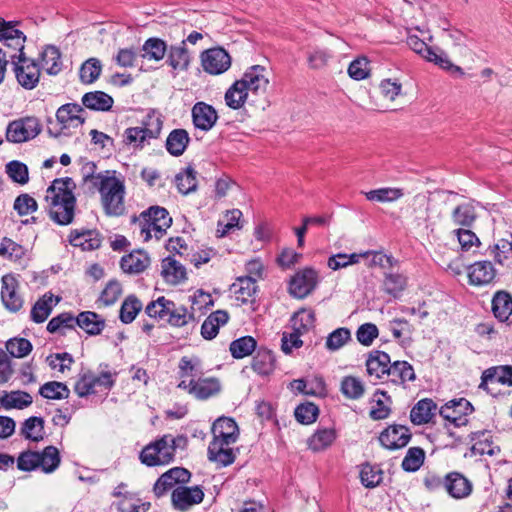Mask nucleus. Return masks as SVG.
Here are the masks:
<instances>
[{
  "label": "nucleus",
  "instance_id": "f257e3e1",
  "mask_svg": "<svg viewBox=\"0 0 512 512\" xmlns=\"http://www.w3.org/2000/svg\"><path fill=\"white\" fill-rule=\"evenodd\" d=\"M75 183L72 178L55 179L46 191L50 218L59 225H69L75 215Z\"/></svg>",
  "mask_w": 512,
  "mask_h": 512
},
{
  "label": "nucleus",
  "instance_id": "f03ea898",
  "mask_svg": "<svg viewBox=\"0 0 512 512\" xmlns=\"http://www.w3.org/2000/svg\"><path fill=\"white\" fill-rule=\"evenodd\" d=\"M84 180L100 192L102 205L107 215L120 216L124 213L125 187L120 179L110 171H105L87 175Z\"/></svg>",
  "mask_w": 512,
  "mask_h": 512
},
{
  "label": "nucleus",
  "instance_id": "7ed1b4c3",
  "mask_svg": "<svg viewBox=\"0 0 512 512\" xmlns=\"http://www.w3.org/2000/svg\"><path fill=\"white\" fill-rule=\"evenodd\" d=\"M265 71V67L261 65L249 67L242 78L235 81L226 91V105L234 110L240 109L245 104L249 92L255 95L264 93L269 84Z\"/></svg>",
  "mask_w": 512,
  "mask_h": 512
},
{
  "label": "nucleus",
  "instance_id": "20e7f679",
  "mask_svg": "<svg viewBox=\"0 0 512 512\" xmlns=\"http://www.w3.org/2000/svg\"><path fill=\"white\" fill-rule=\"evenodd\" d=\"M163 121L155 111L149 112L142 120L141 126L130 127L124 131L123 141L126 145L142 149L152 139H157L161 133Z\"/></svg>",
  "mask_w": 512,
  "mask_h": 512
},
{
  "label": "nucleus",
  "instance_id": "39448f33",
  "mask_svg": "<svg viewBox=\"0 0 512 512\" xmlns=\"http://www.w3.org/2000/svg\"><path fill=\"white\" fill-rule=\"evenodd\" d=\"M145 312L152 318L167 321L175 327H182L194 321L193 314L183 306H176L174 302L161 296L146 306Z\"/></svg>",
  "mask_w": 512,
  "mask_h": 512
},
{
  "label": "nucleus",
  "instance_id": "423d86ee",
  "mask_svg": "<svg viewBox=\"0 0 512 512\" xmlns=\"http://www.w3.org/2000/svg\"><path fill=\"white\" fill-rule=\"evenodd\" d=\"M176 441L172 435H164L150 443L140 453L141 462L150 467L169 464L175 455Z\"/></svg>",
  "mask_w": 512,
  "mask_h": 512
},
{
  "label": "nucleus",
  "instance_id": "0eeeda50",
  "mask_svg": "<svg viewBox=\"0 0 512 512\" xmlns=\"http://www.w3.org/2000/svg\"><path fill=\"white\" fill-rule=\"evenodd\" d=\"M407 45L427 61L433 62L451 74H459L460 76L464 75L462 68L454 65L444 51L428 46L418 36L410 35L407 38Z\"/></svg>",
  "mask_w": 512,
  "mask_h": 512
},
{
  "label": "nucleus",
  "instance_id": "6e6552de",
  "mask_svg": "<svg viewBox=\"0 0 512 512\" xmlns=\"http://www.w3.org/2000/svg\"><path fill=\"white\" fill-rule=\"evenodd\" d=\"M42 131L40 120L26 116L11 121L6 128V139L11 143H23L36 138Z\"/></svg>",
  "mask_w": 512,
  "mask_h": 512
},
{
  "label": "nucleus",
  "instance_id": "1a4fd4ad",
  "mask_svg": "<svg viewBox=\"0 0 512 512\" xmlns=\"http://www.w3.org/2000/svg\"><path fill=\"white\" fill-rule=\"evenodd\" d=\"M472 404L465 398L446 402L439 410L440 415L456 427L467 424V416L473 412Z\"/></svg>",
  "mask_w": 512,
  "mask_h": 512
},
{
  "label": "nucleus",
  "instance_id": "9d476101",
  "mask_svg": "<svg viewBox=\"0 0 512 512\" xmlns=\"http://www.w3.org/2000/svg\"><path fill=\"white\" fill-rule=\"evenodd\" d=\"M177 387L199 400H206L220 391V383L213 377L201 376L194 381H180Z\"/></svg>",
  "mask_w": 512,
  "mask_h": 512
},
{
  "label": "nucleus",
  "instance_id": "9b49d317",
  "mask_svg": "<svg viewBox=\"0 0 512 512\" xmlns=\"http://www.w3.org/2000/svg\"><path fill=\"white\" fill-rule=\"evenodd\" d=\"M12 64L16 79L23 88L31 90L37 86L40 79V68L34 60L25 56Z\"/></svg>",
  "mask_w": 512,
  "mask_h": 512
},
{
  "label": "nucleus",
  "instance_id": "f8f14e48",
  "mask_svg": "<svg viewBox=\"0 0 512 512\" xmlns=\"http://www.w3.org/2000/svg\"><path fill=\"white\" fill-rule=\"evenodd\" d=\"M318 274L312 268H304L298 271L290 280L289 292L295 298H305L316 287Z\"/></svg>",
  "mask_w": 512,
  "mask_h": 512
},
{
  "label": "nucleus",
  "instance_id": "ddd939ff",
  "mask_svg": "<svg viewBox=\"0 0 512 512\" xmlns=\"http://www.w3.org/2000/svg\"><path fill=\"white\" fill-rule=\"evenodd\" d=\"M201 63L205 72L219 75L229 69L231 57L223 48H211L201 54Z\"/></svg>",
  "mask_w": 512,
  "mask_h": 512
},
{
  "label": "nucleus",
  "instance_id": "4468645a",
  "mask_svg": "<svg viewBox=\"0 0 512 512\" xmlns=\"http://www.w3.org/2000/svg\"><path fill=\"white\" fill-rule=\"evenodd\" d=\"M191 473L182 467H174L163 473L154 484L153 491L157 497L163 496L176 484L189 481Z\"/></svg>",
  "mask_w": 512,
  "mask_h": 512
},
{
  "label": "nucleus",
  "instance_id": "2eb2a0df",
  "mask_svg": "<svg viewBox=\"0 0 512 512\" xmlns=\"http://www.w3.org/2000/svg\"><path fill=\"white\" fill-rule=\"evenodd\" d=\"M1 300L10 312H18L23 306V299L18 293V281L12 274L2 277Z\"/></svg>",
  "mask_w": 512,
  "mask_h": 512
},
{
  "label": "nucleus",
  "instance_id": "dca6fc26",
  "mask_svg": "<svg viewBox=\"0 0 512 512\" xmlns=\"http://www.w3.org/2000/svg\"><path fill=\"white\" fill-rule=\"evenodd\" d=\"M411 439L409 429L402 425H391L381 432L379 441L381 445L390 450L405 447Z\"/></svg>",
  "mask_w": 512,
  "mask_h": 512
},
{
  "label": "nucleus",
  "instance_id": "f3484780",
  "mask_svg": "<svg viewBox=\"0 0 512 512\" xmlns=\"http://www.w3.org/2000/svg\"><path fill=\"white\" fill-rule=\"evenodd\" d=\"M191 115L194 126L205 132L211 130L218 120V113L215 108L202 101L194 104Z\"/></svg>",
  "mask_w": 512,
  "mask_h": 512
},
{
  "label": "nucleus",
  "instance_id": "a211bd4d",
  "mask_svg": "<svg viewBox=\"0 0 512 512\" xmlns=\"http://www.w3.org/2000/svg\"><path fill=\"white\" fill-rule=\"evenodd\" d=\"M469 283L474 286H485L495 279L496 270L490 261L483 260L471 264L467 268Z\"/></svg>",
  "mask_w": 512,
  "mask_h": 512
},
{
  "label": "nucleus",
  "instance_id": "6ab92c4d",
  "mask_svg": "<svg viewBox=\"0 0 512 512\" xmlns=\"http://www.w3.org/2000/svg\"><path fill=\"white\" fill-rule=\"evenodd\" d=\"M204 492L199 486H179L172 492L173 505L179 510H186L192 505L202 502Z\"/></svg>",
  "mask_w": 512,
  "mask_h": 512
},
{
  "label": "nucleus",
  "instance_id": "aec40b11",
  "mask_svg": "<svg viewBox=\"0 0 512 512\" xmlns=\"http://www.w3.org/2000/svg\"><path fill=\"white\" fill-rule=\"evenodd\" d=\"M237 301L241 304L253 303L256 300L258 286L256 278L252 276H240L230 287Z\"/></svg>",
  "mask_w": 512,
  "mask_h": 512
},
{
  "label": "nucleus",
  "instance_id": "412c9836",
  "mask_svg": "<svg viewBox=\"0 0 512 512\" xmlns=\"http://www.w3.org/2000/svg\"><path fill=\"white\" fill-rule=\"evenodd\" d=\"M232 443H226V440L213 437L208 446V459L211 462L221 466H228L235 460V454L230 447Z\"/></svg>",
  "mask_w": 512,
  "mask_h": 512
},
{
  "label": "nucleus",
  "instance_id": "4be33fe9",
  "mask_svg": "<svg viewBox=\"0 0 512 512\" xmlns=\"http://www.w3.org/2000/svg\"><path fill=\"white\" fill-rule=\"evenodd\" d=\"M444 487L455 499L465 498L472 492V483L459 472L448 473L444 478Z\"/></svg>",
  "mask_w": 512,
  "mask_h": 512
},
{
  "label": "nucleus",
  "instance_id": "5701e85b",
  "mask_svg": "<svg viewBox=\"0 0 512 512\" xmlns=\"http://www.w3.org/2000/svg\"><path fill=\"white\" fill-rule=\"evenodd\" d=\"M84 109L76 103L62 105L56 112V118L64 128L78 127L85 121Z\"/></svg>",
  "mask_w": 512,
  "mask_h": 512
},
{
  "label": "nucleus",
  "instance_id": "b1692460",
  "mask_svg": "<svg viewBox=\"0 0 512 512\" xmlns=\"http://www.w3.org/2000/svg\"><path fill=\"white\" fill-rule=\"evenodd\" d=\"M390 364L391 359L387 353L379 350L372 351L366 360L367 373L376 379H383L388 375Z\"/></svg>",
  "mask_w": 512,
  "mask_h": 512
},
{
  "label": "nucleus",
  "instance_id": "393cba45",
  "mask_svg": "<svg viewBox=\"0 0 512 512\" xmlns=\"http://www.w3.org/2000/svg\"><path fill=\"white\" fill-rule=\"evenodd\" d=\"M161 275L169 284L177 285L187 278L186 268L174 256L162 260Z\"/></svg>",
  "mask_w": 512,
  "mask_h": 512
},
{
  "label": "nucleus",
  "instance_id": "a878e982",
  "mask_svg": "<svg viewBox=\"0 0 512 512\" xmlns=\"http://www.w3.org/2000/svg\"><path fill=\"white\" fill-rule=\"evenodd\" d=\"M69 242L74 247H79L83 251H92L100 247L101 238L96 230H84L81 232L74 230L70 233Z\"/></svg>",
  "mask_w": 512,
  "mask_h": 512
},
{
  "label": "nucleus",
  "instance_id": "bb28decb",
  "mask_svg": "<svg viewBox=\"0 0 512 512\" xmlns=\"http://www.w3.org/2000/svg\"><path fill=\"white\" fill-rule=\"evenodd\" d=\"M150 264V258L142 250L133 251L122 257L121 269L128 274L142 273Z\"/></svg>",
  "mask_w": 512,
  "mask_h": 512
},
{
  "label": "nucleus",
  "instance_id": "cd10ccee",
  "mask_svg": "<svg viewBox=\"0 0 512 512\" xmlns=\"http://www.w3.org/2000/svg\"><path fill=\"white\" fill-rule=\"evenodd\" d=\"M33 402L32 396L25 391H4L0 396V406L5 410L24 409L29 407Z\"/></svg>",
  "mask_w": 512,
  "mask_h": 512
},
{
  "label": "nucleus",
  "instance_id": "c85d7f7f",
  "mask_svg": "<svg viewBox=\"0 0 512 512\" xmlns=\"http://www.w3.org/2000/svg\"><path fill=\"white\" fill-rule=\"evenodd\" d=\"M213 437L226 440V443H235L238 438V426L232 418L220 417L212 426Z\"/></svg>",
  "mask_w": 512,
  "mask_h": 512
},
{
  "label": "nucleus",
  "instance_id": "c756f323",
  "mask_svg": "<svg viewBox=\"0 0 512 512\" xmlns=\"http://www.w3.org/2000/svg\"><path fill=\"white\" fill-rule=\"evenodd\" d=\"M75 325L89 335H99L105 327V320L95 312L84 311L76 317Z\"/></svg>",
  "mask_w": 512,
  "mask_h": 512
},
{
  "label": "nucleus",
  "instance_id": "7c9ffc66",
  "mask_svg": "<svg viewBox=\"0 0 512 512\" xmlns=\"http://www.w3.org/2000/svg\"><path fill=\"white\" fill-rule=\"evenodd\" d=\"M387 378L395 384L404 385L408 381H414L416 374L413 366L407 361H395L390 364Z\"/></svg>",
  "mask_w": 512,
  "mask_h": 512
},
{
  "label": "nucleus",
  "instance_id": "2f4dec72",
  "mask_svg": "<svg viewBox=\"0 0 512 512\" xmlns=\"http://www.w3.org/2000/svg\"><path fill=\"white\" fill-rule=\"evenodd\" d=\"M437 410V405L431 399L418 401L410 412V419L416 425L426 424L431 421Z\"/></svg>",
  "mask_w": 512,
  "mask_h": 512
},
{
  "label": "nucleus",
  "instance_id": "473e14b6",
  "mask_svg": "<svg viewBox=\"0 0 512 512\" xmlns=\"http://www.w3.org/2000/svg\"><path fill=\"white\" fill-rule=\"evenodd\" d=\"M229 315L224 310H217L211 313L201 326V335L211 340L218 334L219 328L227 323Z\"/></svg>",
  "mask_w": 512,
  "mask_h": 512
},
{
  "label": "nucleus",
  "instance_id": "72a5a7b5",
  "mask_svg": "<svg viewBox=\"0 0 512 512\" xmlns=\"http://www.w3.org/2000/svg\"><path fill=\"white\" fill-rule=\"evenodd\" d=\"M113 103V98L103 91L88 92L82 97L83 106L94 111H109Z\"/></svg>",
  "mask_w": 512,
  "mask_h": 512
},
{
  "label": "nucleus",
  "instance_id": "f704fd0d",
  "mask_svg": "<svg viewBox=\"0 0 512 512\" xmlns=\"http://www.w3.org/2000/svg\"><path fill=\"white\" fill-rule=\"evenodd\" d=\"M178 375L181 381H194L203 376V367L197 357H182L178 365Z\"/></svg>",
  "mask_w": 512,
  "mask_h": 512
},
{
  "label": "nucleus",
  "instance_id": "c9c22d12",
  "mask_svg": "<svg viewBox=\"0 0 512 512\" xmlns=\"http://www.w3.org/2000/svg\"><path fill=\"white\" fill-rule=\"evenodd\" d=\"M26 37H12L0 42V58L12 63L25 57L23 52Z\"/></svg>",
  "mask_w": 512,
  "mask_h": 512
},
{
  "label": "nucleus",
  "instance_id": "e433bc0d",
  "mask_svg": "<svg viewBox=\"0 0 512 512\" xmlns=\"http://www.w3.org/2000/svg\"><path fill=\"white\" fill-rule=\"evenodd\" d=\"M190 137L185 129L172 130L166 139V149L173 156H181L189 144Z\"/></svg>",
  "mask_w": 512,
  "mask_h": 512
},
{
  "label": "nucleus",
  "instance_id": "4c0bfd02",
  "mask_svg": "<svg viewBox=\"0 0 512 512\" xmlns=\"http://www.w3.org/2000/svg\"><path fill=\"white\" fill-rule=\"evenodd\" d=\"M42 68L49 75H57L62 70L61 53L53 45H47L41 53Z\"/></svg>",
  "mask_w": 512,
  "mask_h": 512
},
{
  "label": "nucleus",
  "instance_id": "58836bf2",
  "mask_svg": "<svg viewBox=\"0 0 512 512\" xmlns=\"http://www.w3.org/2000/svg\"><path fill=\"white\" fill-rule=\"evenodd\" d=\"M101 370L98 374L89 372L90 379L95 393L99 391H109L115 384L117 372L108 369V365H100Z\"/></svg>",
  "mask_w": 512,
  "mask_h": 512
},
{
  "label": "nucleus",
  "instance_id": "ea45409f",
  "mask_svg": "<svg viewBox=\"0 0 512 512\" xmlns=\"http://www.w3.org/2000/svg\"><path fill=\"white\" fill-rule=\"evenodd\" d=\"M371 254L370 251L362 252V253H337L331 255L327 260V266L333 270L337 271L343 268H347L348 266L358 264L362 258H366Z\"/></svg>",
  "mask_w": 512,
  "mask_h": 512
},
{
  "label": "nucleus",
  "instance_id": "a19ab883",
  "mask_svg": "<svg viewBox=\"0 0 512 512\" xmlns=\"http://www.w3.org/2000/svg\"><path fill=\"white\" fill-rule=\"evenodd\" d=\"M44 433V419L41 417H29L22 423L20 428V434L34 442L43 440Z\"/></svg>",
  "mask_w": 512,
  "mask_h": 512
},
{
  "label": "nucleus",
  "instance_id": "79ce46f5",
  "mask_svg": "<svg viewBox=\"0 0 512 512\" xmlns=\"http://www.w3.org/2000/svg\"><path fill=\"white\" fill-rule=\"evenodd\" d=\"M168 64L174 70H186L189 66L190 57L185 46V41H182L179 45H172L168 50Z\"/></svg>",
  "mask_w": 512,
  "mask_h": 512
},
{
  "label": "nucleus",
  "instance_id": "37998d69",
  "mask_svg": "<svg viewBox=\"0 0 512 512\" xmlns=\"http://www.w3.org/2000/svg\"><path fill=\"white\" fill-rule=\"evenodd\" d=\"M141 51L142 58L160 61L167 53V44L160 38L152 37L144 42Z\"/></svg>",
  "mask_w": 512,
  "mask_h": 512
},
{
  "label": "nucleus",
  "instance_id": "c03bdc74",
  "mask_svg": "<svg viewBox=\"0 0 512 512\" xmlns=\"http://www.w3.org/2000/svg\"><path fill=\"white\" fill-rule=\"evenodd\" d=\"M508 383L512 385V367L501 366L489 368L483 372L481 388L486 387L488 383Z\"/></svg>",
  "mask_w": 512,
  "mask_h": 512
},
{
  "label": "nucleus",
  "instance_id": "a18cd8bd",
  "mask_svg": "<svg viewBox=\"0 0 512 512\" xmlns=\"http://www.w3.org/2000/svg\"><path fill=\"white\" fill-rule=\"evenodd\" d=\"M492 311L500 321H506L512 313V297L507 292H497L492 299Z\"/></svg>",
  "mask_w": 512,
  "mask_h": 512
},
{
  "label": "nucleus",
  "instance_id": "49530a36",
  "mask_svg": "<svg viewBox=\"0 0 512 512\" xmlns=\"http://www.w3.org/2000/svg\"><path fill=\"white\" fill-rule=\"evenodd\" d=\"M340 391L347 399L358 400L364 395L365 386L361 379L345 376L341 380Z\"/></svg>",
  "mask_w": 512,
  "mask_h": 512
},
{
  "label": "nucleus",
  "instance_id": "de8ad7c7",
  "mask_svg": "<svg viewBox=\"0 0 512 512\" xmlns=\"http://www.w3.org/2000/svg\"><path fill=\"white\" fill-rule=\"evenodd\" d=\"M336 439V432L332 428L318 429L309 439L308 446L314 452L329 447Z\"/></svg>",
  "mask_w": 512,
  "mask_h": 512
},
{
  "label": "nucleus",
  "instance_id": "09e8293b",
  "mask_svg": "<svg viewBox=\"0 0 512 512\" xmlns=\"http://www.w3.org/2000/svg\"><path fill=\"white\" fill-rule=\"evenodd\" d=\"M142 303L135 295H129L123 301L119 318L124 324L132 323L142 310Z\"/></svg>",
  "mask_w": 512,
  "mask_h": 512
},
{
  "label": "nucleus",
  "instance_id": "8fccbe9b",
  "mask_svg": "<svg viewBox=\"0 0 512 512\" xmlns=\"http://www.w3.org/2000/svg\"><path fill=\"white\" fill-rule=\"evenodd\" d=\"M136 224L139 227L140 230V237L143 239V241H149L153 237H155L157 240L161 239L166 231H160L158 232V225L159 223L154 221V218L151 217H143V212L140 214L139 218L136 220Z\"/></svg>",
  "mask_w": 512,
  "mask_h": 512
},
{
  "label": "nucleus",
  "instance_id": "3c124183",
  "mask_svg": "<svg viewBox=\"0 0 512 512\" xmlns=\"http://www.w3.org/2000/svg\"><path fill=\"white\" fill-rule=\"evenodd\" d=\"M175 183L183 195L194 192L197 188L196 171L192 167H187L175 176Z\"/></svg>",
  "mask_w": 512,
  "mask_h": 512
},
{
  "label": "nucleus",
  "instance_id": "603ef678",
  "mask_svg": "<svg viewBox=\"0 0 512 512\" xmlns=\"http://www.w3.org/2000/svg\"><path fill=\"white\" fill-rule=\"evenodd\" d=\"M491 254L496 263L502 266H510L512 264V241L507 239L498 240L491 247Z\"/></svg>",
  "mask_w": 512,
  "mask_h": 512
},
{
  "label": "nucleus",
  "instance_id": "864d4df0",
  "mask_svg": "<svg viewBox=\"0 0 512 512\" xmlns=\"http://www.w3.org/2000/svg\"><path fill=\"white\" fill-rule=\"evenodd\" d=\"M26 254V249L8 237L2 238L0 242V257L10 261L19 262Z\"/></svg>",
  "mask_w": 512,
  "mask_h": 512
},
{
  "label": "nucleus",
  "instance_id": "5fc2aeb1",
  "mask_svg": "<svg viewBox=\"0 0 512 512\" xmlns=\"http://www.w3.org/2000/svg\"><path fill=\"white\" fill-rule=\"evenodd\" d=\"M256 340L251 336H244L231 342L229 350L236 359H241L252 354L256 348Z\"/></svg>",
  "mask_w": 512,
  "mask_h": 512
},
{
  "label": "nucleus",
  "instance_id": "6e6d98bb",
  "mask_svg": "<svg viewBox=\"0 0 512 512\" xmlns=\"http://www.w3.org/2000/svg\"><path fill=\"white\" fill-rule=\"evenodd\" d=\"M39 393L46 399L61 400L68 398L70 390L62 382L50 381L40 387Z\"/></svg>",
  "mask_w": 512,
  "mask_h": 512
},
{
  "label": "nucleus",
  "instance_id": "4d7b16f0",
  "mask_svg": "<svg viewBox=\"0 0 512 512\" xmlns=\"http://www.w3.org/2000/svg\"><path fill=\"white\" fill-rule=\"evenodd\" d=\"M241 216L242 212L239 209L227 211L223 218L218 221L216 231L218 237H223L226 234L230 233L231 231L239 229V220Z\"/></svg>",
  "mask_w": 512,
  "mask_h": 512
},
{
  "label": "nucleus",
  "instance_id": "13d9d810",
  "mask_svg": "<svg viewBox=\"0 0 512 512\" xmlns=\"http://www.w3.org/2000/svg\"><path fill=\"white\" fill-rule=\"evenodd\" d=\"M53 308V295L45 294L32 307L31 319L36 323L44 322Z\"/></svg>",
  "mask_w": 512,
  "mask_h": 512
},
{
  "label": "nucleus",
  "instance_id": "bf43d9fd",
  "mask_svg": "<svg viewBox=\"0 0 512 512\" xmlns=\"http://www.w3.org/2000/svg\"><path fill=\"white\" fill-rule=\"evenodd\" d=\"M291 322L293 330L304 334L314 326L315 314L312 310L301 309L294 313Z\"/></svg>",
  "mask_w": 512,
  "mask_h": 512
},
{
  "label": "nucleus",
  "instance_id": "052dcab7",
  "mask_svg": "<svg viewBox=\"0 0 512 512\" xmlns=\"http://www.w3.org/2000/svg\"><path fill=\"white\" fill-rule=\"evenodd\" d=\"M102 65L96 58H90L85 61L79 72L80 80L84 84H91L95 82L100 76Z\"/></svg>",
  "mask_w": 512,
  "mask_h": 512
},
{
  "label": "nucleus",
  "instance_id": "680f3d73",
  "mask_svg": "<svg viewBox=\"0 0 512 512\" xmlns=\"http://www.w3.org/2000/svg\"><path fill=\"white\" fill-rule=\"evenodd\" d=\"M60 464L59 451L54 446L46 447L41 453H39V467L45 473H51L57 469Z\"/></svg>",
  "mask_w": 512,
  "mask_h": 512
},
{
  "label": "nucleus",
  "instance_id": "e2e57ef3",
  "mask_svg": "<svg viewBox=\"0 0 512 512\" xmlns=\"http://www.w3.org/2000/svg\"><path fill=\"white\" fill-rule=\"evenodd\" d=\"M403 195L402 189L390 187L365 192L367 200L376 202H393L400 199Z\"/></svg>",
  "mask_w": 512,
  "mask_h": 512
},
{
  "label": "nucleus",
  "instance_id": "0e129e2a",
  "mask_svg": "<svg viewBox=\"0 0 512 512\" xmlns=\"http://www.w3.org/2000/svg\"><path fill=\"white\" fill-rule=\"evenodd\" d=\"M407 284L406 278L397 273H389L385 275L383 281V289L386 293L397 298L405 289Z\"/></svg>",
  "mask_w": 512,
  "mask_h": 512
},
{
  "label": "nucleus",
  "instance_id": "69168bd1",
  "mask_svg": "<svg viewBox=\"0 0 512 512\" xmlns=\"http://www.w3.org/2000/svg\"><path fill=\"white\" fill-rule=\"evenodd\" d=\"M475 218V209L470 203L458 205L452 212V219L456 225L470 226Z\"/></svg>",
  "mask_w": 512,
  "mask_h": 512
},
{
  "label": "nucleus",
  "instance_id": "338daca9",
  "mask_svg": "<svg viewBox=\"0 0 512 512\" xmlns=\"http://www.w3.org/2000/svg\"><path fill=\"white\" fill-rule=\"evenodd\" d=\"M424 459V450L419 447H412L407 451L401 466L407 472H415L422 466Z\"/></svg>",
  "mask_w": 512,
  "mask_h": 512
},
{
  "label": "nucleus",
  "instance_id": "774afa93",
  "mask_svg": "<svg viewBox=\"0 0 512 512\" xmlns=\"http://www.w3.org/2000/svg\"><path fill=\"white\" fill-rule=\"evenodd\" d=\"M252 369L260 375H268L274 369V357L269 351L258 352L252 360Z\"/></svg>",
  "mask_w": 512,
  "mask_h": 512
}]
</instances>
